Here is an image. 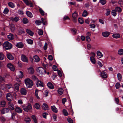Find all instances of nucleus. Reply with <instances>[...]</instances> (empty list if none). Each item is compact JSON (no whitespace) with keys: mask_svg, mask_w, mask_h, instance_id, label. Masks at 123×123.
<instances>
[{"mask_svg":"<svg viewBox=\"0 0 123 123\" xmlns=\"http://www.w3.org/2000/svg\"><path fill=\"white\" fill-rule=\"evenodd\" d=\"M5 87L6 89H9L10 88H12L13 86L12 84L9 83L6 84Z\"/></svg>","mask_w":123,"mask_h":123,"instance_id":"4be33fe9","label":"nucleus"},{"mask_svg":"<svg viewBox=\"0 0 123 123\" xmlns=\"http://www.w3.org/2000/svg\"><path fill=\"white\" fill-rule=\"evenodd\" d=\"M101 75L102 77L104 78H106L107 76L106 73L104 71L101 72Z\"/></svg>","mask_w":123,"mask_h":123,"instance_id":"dca6fc26","label":"nucleus"},{"mask_svg":"<svg viewBox=\"0 0 123 123\" xmlns=\"http://www.w3.org/2000/svg\"><path fill=\"white\" fill-rule=\"evenodd\" d=\"M9 11L8 8H6L4 10L3 13L4 14H7Z\"/></svg>","mask_w":123,"mask_h":123,"instance_id":"e433bc0d","label":"nucleus"},{"mask_svg":"<svg viewBox=\"0 0 123 123\" xmlns=\"http://www.w3.org/2000/svg\"><path fill=\"white\" fill-rule=\"evenodd\" d=\"M15 111L16 112L18 113H22V112L21 109L18 107H17L16 108Z\"/></svg>","mask_w":123,"mask_h":123,"instance_id":"412c9836","label":"nucleus"},{"mask_svg":"<svg viewBox=\"0 0 123 123\" xmlns=\"http://www.w3.org/2000/svg\"><path fill=\"white\" fill-rule=\"evenodd\" d=\"M19 72L21 74H20L19 75V77L20 78H22L24 76L23 73L21 71H20Z\"/></svg>","mask_w":123,"mask_h":123,"instance_id":"5fc2aeb1","label":"nucleus"},{"mask_svg":"<svg viewBox=\"0 0 123 123\" xmlns=\"http://www.w3.org/2000/svg\"><path fill=\"white\" fill-rule=\"evenodd\" d=\"M22 61L25 62H28V60L27 57L24 55H22L21 57Z\"/></svg>","mask_w":123,"mask_h":123,"instance_id":"423d86ee","label":"nucleus"},{"mask_svg":"<svg viewBox=\"0 0 123 123\" xmlns=\"http://www.w3.org/2000/svg\"><path fill=\"white\" fill-rule=\"evenodd\" d=\"M6 84H1V89L3 90L4 89L5 87Z\"/></svg>","mask_w":123,"mask_h":123,"instance_id":"338daca9","label":"nucleus"},{"mask_svg":"<svg viewBox=\"0 0 123 123\" xmlns=\"http://www.w3.org/2000/svg\"><path fill=\"white\" fill-rule=\"evenodd\" d=\"M43 33V31L41 29H39L38 31V34L40 35H42Z\"/></svg>","mask_w":123,"mask_h":123,"instance_id":"de8ad7c7","label":"nucleus"},{"mask_svg":"<svg viewBox=\"0 0 123 123\" xmlns=\"http://www.w3.org/2000/svg\"><path fill=\"white\" fill-rule=\"evenodd\" d=\"M36 84L37 86L43 87V83L41 81L38 80L36 83Z\"/></svg>","mask_w":123,"mask_h":123,"instance_id":"4468645a","label":"nucleus"},{"mask_svg":"<svg viewBox=\"0 0 123 123\" xmlns=\"http://www.w3.org/2000/svg\"><path fill=\"white\" fill-rule=\"evenodd\" d=\"M35 108L37 109H40V105L38 103H36L34 105Z\"/></svg>","mask_w":123,"mask_h":123,"instance_id":"4c0bfd02","label":"nucleus"},{"mask_svg":"<svg viewBox=\"0 0 123 123\" xmlns=\"http://www.w3.org/2000/svg\"><path fill=\"white\" fill-rule=\"evenodd\" d=\"M38 72H39L40 74L42 75L46 73V71L43 68L41 67H39L37 69Z\"/></svg>","mask_w":123,"mask_h":123,"instance_id":"20e7f679","label":"nucleus"},{"mask_svg":"<svg viewBox=\"0 0 123 123\" xmlns=\"http://www.w3.org/2000/svg\"><path fill=\"white\" fill-rule=\"evenodd\" d=\"M32 79L34 80H37L38 79L36 76L35 75H33L32 77Z\"/></svg>","mask_w":123,"mask_h":123,"instance_id":"bf43d9fd","label":"nucleus"},{"mask_svg":"<svg viewBox=\"0 0 123 123\" xmlns=\"http://www.w3.org/2000/svg\"><path fill=\"white\" fill-rule=\"evenodd\" d=\"M22 108L25 111L27 112L32 111V105L30 103H28L27 105L23 106Z\"/></svg>","mask_w":123,"mask_h":123,"instance_id":"f03ea898","label":"nucleus"},{"mask_svg":"<svg viewBox=\"0 0 123 123\" xmlns=\"http://www.w3.org/2000/svg\"><path fill=\"white\" fill-rule=\"evenodd\" d=\"M27 43L29 44H32L33 43V41L31 39H27L26 40Z\"/></svg>","mask_w":123,"mask_h":123,"instance_id":"f704fd0d","label":"nucleus"},{"mask_svg":"<svg viewBox=\"0 0 123 123\" xmlns=\"http://www.w3.org/2000/svg\"><path fill=\"white\" fill-rule=\"evenodd\" d=\"M16 114V112H13L12 113V115L11 119H12L13 120H16L15 116Z\"/></svg>","mask_w":123,"mask_h":123,"instance_id":"393cba45","label":"nucleus"},{"mask_svg":"<svg viewBox=\"0 0 123 123\" xmlns=\"http://www.w3.org/2000/svg\"><path fill=\"white\" fill-rule=\"evenodd\" d=\"M19 85L18 84H15L14 85L15 89L17 91H18L19 89Z\"/></svg>","mask_w":123,"mask_h":123,"instance_id":"58836bf2","label":"nucleus"},{"mask_svg":"<svg viewBox=\"0 0 123 123\" xmlns=\"http://www.w3.org/2000/svg\"><path fill=\"white\" fill-rule=\"evenodd\" d=\"M4 57L3 54L0 53V60H3L4 58Z\"/></svg>","mask_w":123,"mask_h":123,"instance_id":"864d4df0","label":"nucleus"},{"mask_svg":"<svg viewBox=\"0 0 123 123\" xmlns=\"http://www.w3.org/2000/svg\"><path fill=\"white\" fill-rule=\"evenodd\" d=\"M39 11L40 14L42 16H43L44 14V12L43 10L41 8H40L39 9Z\"/></svg>","mask_w":123,"mask_h":123,"instance_id":"ea45409f","label":"nucleus"},{"mask_svg":"<svg viewBox=\"0 0 123 123\" xmlns=\"http://www.w3.org/2000/svg\"><path fill=\"white\" fill-rule=\"evenodd\" d=\"M42 108L44 110H48L49 107L47 104L45 103H43L42 106Z\"/></svg>","mask_w":123,"mask_h":123,"instance_id":"f3484780","label":"nucleus"},{"mask_svg":"<svg viewBox=\"0 0 123 123\" xmlns=\"http://www.w3.org/2000/svg\"><path fill=\"white\" fill-rule=\"evenodd\" d=\"M118 53L119 54L122 55L123 54V49H121L118 50Z\"/></svg>","mask_w":123,"mask_h":123,"instance_id":"8fccbe9b","label":"nucleus"},{"mask_svg":"<svg viewBox=\"0 0 123 123\" xmlns=\"http://www.w3.org/2000/svg\"><path fill=\"white\" fill-rule=\"evenodd\" d=\"M113 37L116 38H119L120 37V34H114L112 36Z\"/></svg>","mask_w":123,"mask_h":123,"instance_id":"a211bd4d","label":"nucleus"},{"mask_svg":"<svg viewBox=\"0 0 123 123\" xmlns=\"http://www.w3.org/2000/svg\"><path fill=\"white\" fill-rule=\"evenodd\" d=\"M117 76L118 79L119 80H121L122 79V76L121 74L119 73H118V74H117Z\"/></svg>","mask_w":123,"mask_h":123,"instance_id":"09e8293b","label":"nucleus"},{"mask_svg":"<svg viewBox=\"0 0 123 123\" xmlns=\"http://www.w3.org/2000/svg\"><path fill=\"white\" fill-rule=\"evenodd\" d=\"M97 55L99 56V57L100 58L101 57L103 56V55L102 54V53L99 51H97Z\"/></svg>","mask_w":123,"mask_h":123,"instance_id":"72a5a7b5","label":"nucleus"},{"mask_svg":"<svg viewBox=\"0 0 123 123\" xmlns=\"http://www.w3.org/2000/svg\"><path fill=\"white\" fill-rule=\"evenodd\" d=\"M34 58L35 60V61L36 62H38L40 61V58L37 55H35L33 57Z\"/></svg>","mask_w":123,"mask_h":123,"instance_id":"b1692460","label":"nucleus"},{"mask_svg":"<svg viewBox=\"0 0 123 123\" xmlns=\"http://www.w3.org/2000/svg\"><path fill=\"white\" fill-rule=\"evenodd\" d=\"M8 106L9 107L8 108L10 110H12L14 109V105L12 103L10 102H8Z\"/></svg>","mask_w":123,"mask_h":123,"instance_id":"9d476101","label":"nucleus"},{"mask_svg":"<svg viewBox=\"0 0 123 123\" xmlns=\"http://www.w3.org/2000/svg\"><path fill=\"white\" fill-rule=\"evenodd\" d=\"M87 12L86 10H84L82 14V16L83 17H86L87 16Z\"/></svg>","mask_w":123,"mask_h":123,"instance_id":"a18cd8bd","label":"nucleus"},{"mask_svg":"<svg viewBox=\"0 0 123 123\" xmlns=\"http://www.w3.org/2000/svg\"><path fill=\"white\" fill-rule=\"evenodd\" d=\"M63 112L64 115L66 116H67L68 115V113L66 111V110L65 109H63Z\"/></svg>","mask_w":123,"mask_h":123,"instance_id":"3c124183","label":"nucleus"},{"mask_svg":"<svg viewBox=\"0 0 123 123\" xmlns=\"http://www.w3.org/2000/svg\"><path fill=\"white\" fill-rule=\"evenodd\" d=\"M27 70L29 73L30 74H33L34 72V69L32 67L28 68Z\"/></svg>","mask_w":123,"mask_h":123,"instance_id":"1a4fd4ad","label":"nucleus"},{"mask_svg":"<svg viewBox=\"0 0 123 123\" xmlns=\"http://www.w3.org/2000/svg\"><path fill=\"white\" fill-rule=\"evenodd\" d=\"M21 94L23 95H25L27 94V90L24 88H22L20 91Z\"/></svg>","mask_w":123,"mask_h":123,"instance_id":"6e6552de","label":"nucleus"},{"mask_svg":"<svg viewBox=\"0 0 123 123\" xmlns=\"http://www.w3.org/2000/svg\"><path fill=\"white\" fill-rule=\"evenodd\" d=\"M47 85L48 86L49 88L52 89L54 88V86L52 84L49 82L47 84Z\"/></svg>","mask_w":123,"mask_h":123,"instance_id":"aec40b11","label":"nucleus"},{"mask_svg":"<svg viewBox=\"0 0 123 123\" xmlns=\"http://www.w3.org/2000/svg\"><path fill=\"white\" fill-rule=\"evenodd\" d=\"M35 23L37 25H39L41 24L42 21L40 20H36L35 21Z\"/></svg>","mask_w":123,"mask_h":123,"instance_id":"c03bdc74","label":"nucleus"},{"mask_svg":"<svg viewBox=\"0 0 123 123\" xmlns=\"http://www.w3.org/2000/svg\"><path fill=\"white\" fill-rule=\"evenodd\" d=\"M11 19L12 21L16 22H18L19 20V18L17 16L15 17L14 18H12Z\"/></svg>","mask_w":123,"mask_h":123,"instance_id":"cd10ccee","label":"nucleus"},{"mask_svg":"<svg viewBox=\"0 0 123 123\" xmlns=\"http://www.w3.org/2000/svg\"><path fill=\"white\" fill-rule=\"evenodd\" d=\"M7 58L10 60H13L14 59L13 56L10 53H8L6 54Z\"/></svg>","mask_w":123,"mask_h":123,"instance_id":"9b49d317","label":"nucleus"},{"mask_svg":"<svg viewBox=\"0 0 123 123\" xmlns=\"http://www.w3.org/2000/svg\"><path fill=\"white\" fill-rule=\"evenodd\" d=\"M100 2L102 5H104L106 3V0H100Z\"/></svg>","mask_w":123,"mask_h":123,"instance_id":"4d7b16f0","label":"nucleus"},{"mask_svg":"<svg viewBox=\"0 0 123 123\" xmlns=\"http://www.w3.org/2000/svg\"><path fill=\"white\" fill-rule=\"evenodd\" d=\"M8 5L9 6L12 8H13L15 7L14 4L11 2H9L8 3Z\"/></svg>","mask_w":123,"mask_h":123,"instance_id":"2f4dec72","label":"nucleus"},{"mask_svg":"<svg viewBox=\"0 0 123 123\" xmlns=\"http://www.w3.org/2000/svg\"><path fill=\"white\" fill-rule=\"evenodd\" d=\"M26 31L27 34L31 36H32L34 34V33L30 30L27 29Z\"/></svg>","mask_w":123,"mask_h":123,"instance_id":"6ab92c4d","label":"nucleus"},{"mask_svg":"<svg viewBox=\"0 0 123 123\" xmlns=\"http://www.w3.org/2000/svg\"><path fill=\"white\" fill-rule=\"evenodd\" d=\"M48 114L46 112H44L42 114V116L43 117L45 118H46V116L47 115H48Z\"/></svg>","mask_w":123,"mask_h":123,"instance_id":"052dcab7","label":"nucleus"},{"mask_svg":"<svg viewBox=\"0 0 123 123\" xmlns=\"http://www.w3.org/2000/svg\"><path fill=\"white\" fill-rule=\"evenodd\" d=\"M107 10V12L106 13V14L107 16L109 15L110 13V10L108 9H106Z\"/></svg>","mask_w":123,"mask_h":123,"instance_id":"69168bd1","label":"nucleus"},{"mask_svg":"<svg viewBox=\"0 0 123 123\" xmlns=\"http://www.w3.org/2000/svg\"><path fill=\"white\" fill-rule=\"evenodd\" d=\"M24 29L22 27H20L18 31L19 33L21 34L24 32L23 31Z\"/></svg>","mask_w":123,"mask_h":123,"instance_id":"473e14b6","label":"nucleus"},{"mask_svg":"<svg viewBox=\"0 0 123 123\" xmlns=\"http://www.w3.org/2000/svg\"><path fill=\"white\" fill-rule=\"evenodd\" d=\"M48 46V44L46 43H45L44 45L43 46V48L44 50H46Z\"/></svg>","mask_w":123,"mask_h":123,"instance_id":"e2e57ef3","label":"nucleus"},{"mask_svg":"<svg viewBox=\"0 0 123 123\" xmlns=\"http://www.w3.org/2000/svg\"><path fill=\"white\" fill-rule=\"evenodd\" d=\"M41 20H42V23L44 25H45V22L46 21L45 20V19L44 18H41Z\"/></svg>","mask_w":123,"mask_h":123,"instance_id":"680f3d73","label":"nucleus"},{"mask_svg":"<svg viewBox=\"0 0 123 123\" xmlns=\"http://www.w3.org/2000/svg\"><path fill=\"white\" fill-rule=\"evenodd\" d=\"M6 105V102L4 101H2L0 103V106L2 107H4Z\"/></svg>","mask_w":123,"mask_h":123,"instance_id":"7c9ffc66","label":"nucleus"},{"mask_svg":"<svg viewBox=\"0 0 123 123\" xmlns=\"http://www.w3.org/2000/svg\"><path fill=\"white\" fill-rule=\"evenodd\" d=\"M110 34V33L107 31L103 32L102 33V35L104 37H108Z\"/></svg>","mask_w":123,"mask_h":123,"instance_id":"f8f14e48","label":"nucleus"},{"mask_svg":"<svg viewBox=\"0 0 123 123\" xmlns=\"http://www.w3.org/2000/svg\"><path fill=\"white\" fill-rule=\"evenodd\" d=\"M24 46V44L22 42L17 43L16 45V46L17 47L20 48H22Z\"/></svg>","mask_w":123,"mask_h":123,"instance_id":"2eb2a0df","label":"nucleus"},{"mask_svg":"<svg viewBox=\"0 0 123 123\" xmlns=\"http://www.w3.org/2000/svg\"><path fill=\"white\" fill-rule=\"evenodd\" d=\"M25 84L26 85L27 88H31L33 86V82L30 78L26 79L24 81Z\"/></svg>","mask_w":123,"mask_h":123,"instance_id":"f257e3e1","label":"nucleus"},{"mask_svg":"<svg viewBox=\"0 0 123 123\" xmlns=\"http://www.w3.org/2000/svg\"><path fill=\"white\" fill-rule=\"evenodd\" d=\"M9 110V108H5L2 109L1 111V113L2 114H4L8 112Z\"/></svg>","mask_w":123,"mask_h":123,"instance_id":"0eeeda50","label":"nucleus"},{"mask_svg":"<svg viewBox=\"0 0 123 123\" xmlns=\"http://www.w3.org/2000/svg\"><path fill=\"white\" fill-rule=\"evenodd\" d=\"M31 117L35 123H37V119H36V116L35 115H32Z\"/></svg>","mask_w":123,"mask_h":123,"instance_id":"a878e982","label":"nucleus"},{"mask_svg":"<svg viewBox=\"0 0 123 123\" xmlns=\"http://www.w3.org/2000/svg\"><path fill=\"white\" fill-rule=\"evenodd\" d=\"M63 90L62 88H59L58 90V92L59 94L61 95L62 94Z\"/></svg>","mask_w":123,"mask_h":123,"instance_id":"c85d7f7f","label":"nucleus"},{"mask_svg":"<svg viewBox=\"0 0 123 123\" xmlns=\"http://www.w3.org/2000/svg\"><path fill=\"white\" fill-rule=\"evenodd\" d=\"M90 60L92 62L93 64L95 63V58L93 56H91L90 57Z\"/></svg>","mask_w":123,"mask_h":123,"instance_id":"c9c22d12","label":"nucleus"},{"mask_svg":"<svg viewBox=\"0 0 123 123\" xmlns=\"http://www.w3.org/2000/svg\"><path fill=\"white\" fill-rule=\"evenodd\" d=\"M27 16L28 17L31 18L32 17V15L31 13L29 11H27L26 12Z\"/></svg>","mask_w":123,"mask_h":123,"instance_id":"bb28decb","label":"nucleus"},{"mask_svg":"<svg viewBox=\"0 0 123 123\" xmlns=\"http://www.w3.org/2000/svg\"><path fill=\"white\" fill-rule=\"evenodd\" d=\"M78 20L79 22L81 24H83L84 22V21L82 18H79Z\"/></svg>","mask_w":123,"mask_h":123,"instance_id":"603ef678","label":"nucleus"},{"mask_svg":"<svg viewBox=\"0 0 123 123\" xmlns=\"http://www.w3.org/2000/svg\"><path fill=\"white\" fill-rule=\"evenodd\" d=\"M23 1L27 6H29V5L31 4V2L30 3L28 1V0H23Z\"/></svg>","mask_w":123,"mask_h":123,"instance_id":"79ce46f5","label":"nucleus"},{"mask_svg":"<svg viewBox=\"0 0 123 123\" xmlns=\"http://www.w3.org/2000/svg\"><path fill=\"white\" fill-rule=\"evenodd\" d=\"M86 40L87 42H89L91 41V39L90 37L88 36L86 37Z\"/></svg>","mask_w":123,"mask_h":123,"instance_id":"13d9d810","label":"nucleus"},{"mask_svg":"<svg viewBox=\"0 0 123 123\" xmlns=\"http://www.w3.org/2000/svg\"><path fill=\"white\" fill-rule=\"evenodd\" d=\"M115 86L117 89H118L120 87V86L119 83H117L116 84Z\"/></svg>","mask_w":123,"mask_h":123,"instance_id":"0e129e2a","label":"nucleus"},{"mask_svg":"<svg viewBox=\"0 0 123 123\" xmlns=\"http://www.w3.org/2000/svg\"><path fill=\"white\" fill-rule=\"evenodd\" d=\"M3 46L7 50L10 49L12 47V44L8 41L5 42L3 43Z\"/></svg>","mask_w":123,"mask_h":123,"instance_id":"7ed1b4c3","label":"nucleus"},{"mask_svg":"<svg viewBox=\"0 0 123 123\" xmlns=\"http://www.w3.org/2000/svg\"><path fill=\"white\" fill-rule=\"evenodd\" d=\"M116 10H112L111 12L112 14L114 16H116Z\"/></svg>","mask_w":123,"mask_h":123,"instance_id":"6e6d98bb","label":"nucleus"},{"mask_svg":"<svg viewBox=\"0 0 123 123\" xmlns=\"http://www.w3.org/2000/svg\"><path fill=\"white\" fill-rule=\"evenodd\" d=\"M68 122L69 123H73V120L71 118H68L67 119Z\"/></svg>","mask_w":123,"mask_h":123,"instance_id":"774afa93","label":"nucleus"},{"mask_svg":"<svg viewBox=\"0 0 123 123\" xmlns=\"http://www.w3.org/2000/svg\"><path fill=\"white\" fill-rule=\"evenodd\" d=\"M5 81V80L4 78L0 76V83H1L3 82H4Z\"/></svg>","mask_w":123,"mask_h":123,"instance_id":"37998d69","label":"nucleus"},{"mask_svg":"<svg viewBox=\"0 0 123 123\" xmlns=\"http://www.w3.org/2000/svg\"><path fill=\"white\" fill-rule=\"evenodd\" d=\"M115 10L116 11V12L117 11L118 12H121L122 11V9L121 8L118 6L116 7Z\"/></svg>","mask_w":123,"mask_h":123,"instance_id":"a19ab883","label":"nucleus"},{"mask_svg":"<svg viewBox=\"0 0 123 123\" xmlns=\"http://www.w3.org/2000/svg\"><path fill=\"white\" fill-rule=\"evenodd\" d=\"M25 121L28 123H30L31 121V118L29 117H26L25 118Z\"/></svg>","mask_w":123,"mask_h":123,"instance_id":"c756f323","label":"nucleus"},{"mask_svg":"<svg viewBox=\"0 0 123 123\" xmlns=\"http://www.w3.org/2000/svg\"><path fill=\"white\" fill-rule=\"evenodd\" d=\"M22 22L24 24H27L29 22V20L27 18H24L23 19Z\"/></svg>","mask_w":123,"mask_h":123,"instance_id":"5701e85b","label":"nucleus"},{"mask_svg":"<svg viewBox=\"0 0 123 123\" xmlns=\"http://www.w3.org/2000/svg\"><path fill=\"white\" fill-rule=\"evenodd\" d=\"M7 67L10 69L11 71H14L15 70L14 66L11 63H8L7 65Z\"/></svg>","mask_w":123,"mask_h":123,"instance_id":"39448f33","label":"nucleus"},{"mask_svg":"<svg viewBox=\"0 0 123 123\" xmlns=\"http://www.w3.org/2000/svg\"><path fill=\"white\" fill-rule=\"evenodd\" d=\"M77 14L76 12H75L72 14V16L73 18H77Z\"/></svg>","mask_w":123,"mask_h":123,"instance_id":"49530a36","label":"nucleus"},{"mask_svg":"<svg viewBox=\"0 0 123 123\" xmlns=\"http://www.w3.org/2000/svg\"><path fill=\"white\" fill-rule=\"evenodd\" d=\"M7 37L9 40H12L14 38V36L11 33L9 34V35L7 36Z\"/></svg>","mask_w":123,"mask_h":123,"instance_id":"ddd939ff","label":"nucleus"}]
</instances>
